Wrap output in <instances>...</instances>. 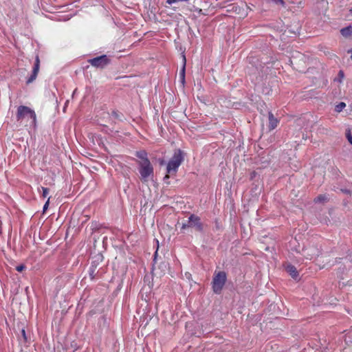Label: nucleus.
I'll list each match as a JSON object with an SVG mask.
<instances>
[{"mask_svg":"<svg viewBox=\"0 0 352 352\" xmlns=\"http://www.w3.org/2000/svg\"><path fill=\"white\" fill-rule=\"evenodd\" d=\"M183 160L184 156L182 152L179 149L176 150L167 164V173L170 175L175 174Z\"/></svg>","mask_w":352,"mask_h":352,"instance_id":"f257e3e1","label":"nucleus"},{"mask_svg":"<svg viewBox=\"0 0 352 352\" xmlns=\"http://www.w3.org/2000/svg\"><path fill=\"white\" fill-rule=\"evenodd\" d=\"M28 118L32 120V124L35 126L36 124V116L34 110L26 106H19L17 109L16 119L18 121H21L25 118Z\"/></svg>","mask_w":352,"mask_h":352,"instance_id":"f03ea898","label":"nucleus"},{"mask_svg":"<svg viewBox=\"0 0 352 352\" xmlns=\"http://www.w3.org/2000/svg\"><path fill=\"white\" fill-rule=\"evenodd\" d=\"M139 166L140 179L142 182H146L148 180L149 177L153 175V168L150 161L139 162Z\"/></svg>","mask_w":352,"mask_h":352,"instance_id":"7ed1b4c3","label":"nucleus"},{"mask_svg":"<svg viewBox=\"0 0 352 352\" xmlns=\"http://www.w3.org/2000/svg\"><path fill=\"white\" fill-rule=\"evenodd\" d=\"M226 281V274L224 272L217 273L212 280V289L214 293L220 294Z\"/></svg>","mask_w":352,"mask_h":352,"instance_id":"20e7f679","label":"nucleus"},{"mask_svg":"<svg viewBox=\"0 0 352 352\" xmlns=\"http://www.w3.org/2000/svg\"><path fill=\"white\" fill-rule=\"evenodd\" d=\"M88 62L96 68H104L109 63V60L106 55H102L91 59H89Z\"/></svg>","mask_w":352,"mask_h":352,"instance_id":"39448f33","label":"nucleus"},{"mask_svg":"<svg viewBox=\"0 0 352 352\" xmlns=\"http://www.w3.org/2000/svg\"><path fill=\"white\" fill-rule=\"evenodd\" d=\"M40 68V60L38 56H36L35 63L33 67L32 74L28 78L26 83L30 84L36 80Z\"/></svg>","mask_w":352,"mask_h":352,"instance_id":"423d86ee","label":"nucleus"},{"mask_svg":"<svg viewBox=\"0 0 352 352\" xmlns=\"http://www.w3.org/2000/svg\"><path fill=\"white\" fill-rule=\"evenodd\" d=\"M189 226L195 228L197 231H201L203 229L200 218L195 214L189 217Z\"/></svg>","mask_w":352,"mask_h":352,"instance_id":"0eeeda50","label":"nucleus"},{"mask_svg":"<svg viewBox=\"0 0 352 352\" xmlns=\"http://www.w3.org/2000/svg\"><path fill=\"white\" fill-rule=\"evenodd\" d=\"M304 256L309 260L313 259L319 254V250L316 248H307L303 250Z\"/></svg>","mask_w":352,"mask_h":352,"instance_id":"6e6552de","label":"nucleus"},{"mask_svg":"<svg viewBox=\"0 0 352 352\" xmlns=\"http://www.w3.org/2000/svg\"><path fill=\"white\" fill-rule=\"evenodd\" d=\"M278 122H279V121L278 120V119L274 116L272 113L270 112L269 113V126H268L270 130H273L275 128H276Z\"/></svg>","mask_w":352,"mask_h":352,"instance_id":"1a4fd4ad","label":"nucleus"},{"mask_svg":"<svg viewBox=\"0 0 352 352\" xmlns=\"http://www.w3.org/2000/svg\"><path fill=\"white\" fill-rule=\"evenodd\" d=\"M286 271L293 278H296L298 276V272L295 266L288 264L287 265Z\"/></svg>","mask_w":352,"mask_h":352,"instance_id":"9d476101","label":"nucleus"},{"mask_svg":"<svg viewBox=\"0 0 352 352\" xmlns=\"http://www.w3.org/2000/svg\"><path fill=\"white\" fill-rule=\"evenodd\" d=\"M136 156L141 160L140 162H144L149 161L147 157V153L144 151H138L136 153Z\"/></svg>","mask_w":352,"mask_h":352,"instance_id":"9b49d317","label":"nucleus"},{"mask_svg":"<svg viewBox=\"0 0 352 352\" xmlns=\"http://www.w3.org/2000/svg\"><path fill=\"white\" fill-rule=\"evenodd\" d=\"M340 32L343 36L346 37L352 34V28L351 26L344 28L340 30Z\"/></svg>","mask_w":352,"mask_h":352,"instance_id":"f8f14e48","label":"nucleus"},{"mask_svg":"<svg viewBox=\"0 0 352 352\" xmlns=\"http://www.w3.org/2000/svg\"><path fill=\"white\" fill-rule=\"evenodd\" d=\"M327 201V197L325 195H320L314 199L316 203L325 202Z\"/></svg>","mask_w":352,"mask_h":352,"instance_id":"ddd939ff","label":"nucleus"},{"mask_svg":"<svg viewBox=\"0 0 352 352\" xmlns=\"http://www.w3.org/2000/svg\"><path fill=\"white\" fill-rule=\"evenodd\" d=\"M185 65H186V57H185V56H184V65H183V67L180 71V74H179L183 83L184 82V79H185Z\"/></svg>","mask_w":352,"mask_h":352,"instance_id":"4468645a","label":"nucleus"},{"mask_svg":"<svg viewBox=\"0 0 352 352\" xmlns=\"http://www.w3.org/2000/svg\"><path fill=\"white\" fill-rule=\"evenodd\" d=\"M346 107V104L343 102H340L335 107V111L336 112H341Z\"/></svg>","mask_w":352,"mask_h":352,"instance_id":"2eb2a0df","label":"nucleus"},{"mask_svg":"<svg viewBox=\"0 0 352 352\" xmlns=\"http://www.w3.org/2000/svg\"><path fill=\"white\" fill-rule=\"evenodd\" d=\"M39 189H41L42 190L43 197L45 198L49 194V189L47 188L43 187V186H41Z\"/></svg>","mask_w":352,"mask_h":352,"instance_id":"dca6fc26","label":"nucleus"},{"mask_svg":"<svg viewBox=\"0 0 352 352\" xmlns=\"http://www.w3.org/2000/svg\"><path fill=\"white\" fill-rule=\"evenodd\" d=\"M346 137L348 141L350 142V144H352V135L349 130L346 132Z\"/></svg>","mask_w":352,"mask_h":352,"instance_id":"f3484780","label":"nucleus"},{"mask_svg":"<svg viewBox=\"0 0 352 352\" xmlns=\"http://www.w3.org/2000/svg\"><path fill=\"white\" fill-rule=\"evenodd\" d=\"M188 1V0H167V1H166V3H167L168 4L171 5V4L175 3H177V2H178V1Z\"/></svg>","mask_w":352,"mask_h":352,"instance_id":"a211bd4d","label":"nucleus"},{"mask_svg":"<svg viewBox=\"0 0 352 352\" xmlns=\"http://www.w3.org/2000/svg\"><path fill=\"white\" fill-rule=\"evenodd\" d=\"M25 268V266L24 265H19L16 267V271L21 272Z\"/></svg>","mask_w":352,"mask_h":352,"instance_id":"6ab92c4d","label":"nucleus"},{"mask_svg":"<svg viewBox=\"0 0 352 352\" xmlns=\"http://www.w3.org/2000/svg\"><path fill=\"white\" fill-rule=\"evenodd\" d=\"M49 203H50V197L47 199V201L45 202V204H44V206H43V210L45 211V210H47L48 206H49Z\"/></svg>","mask_w":352,"mask_h":352,"instance_id":"aec40b11","label":"nucleus"},{"mask_svg":"<svg viewBox=\"0 0 352 352\" xmlns=\"http://www.w3.org/2000/svg\"><path fill=\"white\" fill-rule=\"evenodd\" d=\"M190 227L189 226V221H188L187 223H183L182 224V230H185L187 228Z\"/></svg>","mask_w":352,"mask_h":352,"instance_id":"412c9836","label":"nucleus"},{"mask_svg":"<svg viewBox=\"0 0 352 352\" xmlns=\"http://www.w3.org/2000/svg\"><path fill=\"white\" fill-rule=\"evenodd\" d=\"M156 243H157V248H159V242H158L157 240H156ZM157 250H158V248H157ZM157 250H156L155 254H154V258H153L154 261H155V259L157 258Z\"/></svg>","mask_w":352,"mask_h":352,"instance_id":"4be33fe9","label":"nucleus"},{"mask_svg":"<svg viewBox=\"0 0 352 352\" xmlns=\"http://www.w3.org/2000/svg\"><path fill=\"white\" fill-rule=\"evenodd\" d=\"M348 53L351 54V58L352 60V48L348 50Z\"/></svg>","mask_w":352,"mask_h":352,"instance_id":"5701e85b","label":"nucleus"},{"mask_svg":"<svg viewBox=\"0 0 352 352\" xmlns=\"http://www.w3.org/2000/svg\"><path fill=\"white\" fill-rule=\"evenodd\" d=\"M22 333H23L24 338H25V332L24 329L22 330Z\"/></svg>","mask_w":352,"mask_h":352,"instance_id":"b1692460","label":"nucleus"},{"mask_svg":"<svg viewBox=\"0 0 352 352\" xmlns=\"http://www.w3.org/2000/svg\"><path fill=\"white\" fill-rule=\"evenodd\" d=\"M340 75H341L342 76H343V72L342 71L340 72Z\"/></svg>","mask_w":352,"mask_h":352,"instance_id":"393cba45","label":"nucleus"}]
</instances>
